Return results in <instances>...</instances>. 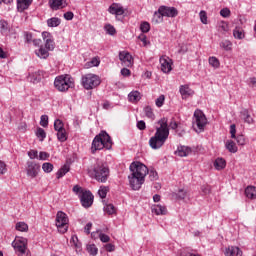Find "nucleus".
Masks as SVG:
<instances>
[{"label": "nucleus", "instance_id": "nucleus-1", "mask_svg": "<svg viewBox=\"0 0 256 256\" xmlns=\"http://www.w3.org/2000/svg\"><path fill=\"white\" fill-rule=\"evenodd\" d=\"M157 123L160 127L156 128L154 136L149 140V145L152 149H161L165 145V141L169 139V127L173 130L178 127V124L173 120L168 124L167 118H162Z\"/></svg>", "mask_w": 256, "mask_h": 256}, {"label": "nucleus", "instance_id": "nucleus-2", "mask_svg": "<svg viewBox=\"0 0 256 256\" xmlns=\"http://www.w3.org/2000/svg\"><path fill=\"white\" fill-rule=\"evenodd\" d=\"M129 170L131 174L128 176L130 187L133 191H139L141 185L145 183V177L149 173V168L141 162H132Z\"/></svg>", "mask_w": 256, "mask_h": 256}, {"label": "nucleus", "instance_id": "nucleus-3", "mask_svg": "<svg viewBox=\"0 0 256 256\" xmlns=\"http://www.w3.org/2000/svg\"><path fill=\"white\" fill-rule=\"evenodd\" d=\"M113 141L111 140V136L106 131H101L92 141L91 152L93 154L96 151H101V149H112Z\"/></svg>", "mask_w": 256, "mask_h": 256}, {"label": "nucleus", "instance_id": "nucleus-4", "mask_svg": "<svg viewBox=\"0 0 256 256\" xmlns=\"http://www.w3.org/2000/svg\"><path fill=\"white\" fill-rule=\"evenodd\" d=\"M88 173L100 183H107V179H109V167L99 160L91 168H88Z\"/></svg>", "mask_w": 256, "mask_h": 256}, {"label": "nucleus", "instance_id": "nucleus-5", "mask_svg": "<svg viewBox=\"0 0 256 256\" xmlns=\"http://www.w3.org/2000/svg\"><path fill=\"white\" fill-rule=\"evenodd\" d=\"M54 87L57 91L64 93L65 91H69V89H73L75 87V83L72 82L71 78L68 76H58L54 80Z\"/></svg>", "mask_w": 256, "mask_h": 256}, {"label": "nucleus", "instance_id": "nucleus-6", "mask_svg": "<svg viewBox=\"0 0 256 256\" xmlns=\"http://www.w3.org/2000/svg\"><path fill=\"white\" fill-rule=\"evenodd\" d=\"M82 85L84 89H87V91H89L90 89H95V87H99V85H101V80L99 79V76L95 74H86L82 76Z\"/></svg>", "mask_w": 256, "mask_h": 256}, {"label": "nucleus", "instance_id": "nucleus-7", "mask_svg": "<svg viewBox=\"0 0 256 256\" xmlns=\"http://www.w3.org/2000/svg\"><path fill=\"white\" fill-rule=\"evenodd\" d=\"M56 227L59 233H67L69 229V217L63 211H58L56 215Z\"/></svg>", "mask_w": 256, "mask_h": 256}, {"label": "nucleus", "instance_id": "nucleus-8", "mask_svg": "<svg viewBox=\"0 0 256 256\" xmlns=\"http://www.w3.org/2000/svg\"><path fill=\"white\" fill-rule=\"evenodd\" d=\"M79 198L82 207H84L85 209H89V207L93 205V199H95V196H93V193H91V191L86 190L82 192V194H79Z\"/></svg>", "mask_w": 256, "mask_h": 256}, {"label": "nucleus", "instance_id": "nucleus-9", "mask_svg": "<svg viewBox=\"0 0 256 256\" xmlns=\"http://www.w3.org/2000/svg\"><path fill=\"white\" fill-rule=\"evenodd\" d=\"M194 117L198 129L203 131L205 129V125H207V117H205V114L201 110H196L194 112Z\"/></svg>", "mask_w": 256, "mask_h": 256}, {"label": "nucleus", "instance_id": "nucleus-10", "mask_svg": "<svg viewBox=\"0 0 256 256\" xmlns=\"http://www.w3.org/2000/svg\"><path fill=\"white\" fill-rule=\"evenodd\" d=\"M159 15L162 17H177L179 11L175 7L160 6L158 9Z\"/></svg>", "mask_w": 256, "mask_h": 256}, {"label": "nucleus", "instance_id": "nucleus-11", "mask_svg": "<svg viewBox=\"0 0 256 256\" xmlns=\"http://www.w3.org/2000/svg\"><path fill=\"white\" fill-rule=\"evenodd\" d=\"M119 59L123 67H133V56L131 53L122 51L119 53Z\"/></svg>", "mask_w": 256, "mask_h": 256}, {"label": "nucleus", "instance_id": "nucleus-12", "mask_svg": "<svg viewBox=\"0 0 256 256\" xmlns=\"http://www.w3.org/2000/svg\"><path fill=\"white\" fill-rule=\"evenodd\" d=\"M39 169H41V166H39V164L31 161L27 162L28 177H32V179L37 177V175H39Z\"/></svg>", "mask_w": 256, "mask_h": 256}, {"label": "nucleus", "instance_id": "nucleus-13", "mask_svg": "<svg viewBox=\"0 0 256 256\" xmlns=\"http://www.w3.org/2000/svg\"><path fill=\"white\" fill-rule=\"evenodd\" d=\"M108 12L111 13V15H116V17H119V15L125 14V9H123V6L119 3H113L109 6Z\"/></svg>", "mask_w": 256, "mask_h": 256}, {"label": "nucleus", "instance_id": "nucleus-14", "mask_svg": "<svg viewBox=\"0 0 256 256\" xmlns=\"http://www.w3.org/2000/svg\"><path fill=\"white\" fill-rule=\"evenodd\" d=\"M49 7L52 11H59V9H65L67 7L66 0H49Z\"/></svg>", "mask_w": 256, "mask_h": 256}, {"label": "nucleus", "instance_id": "nucleus-15", "mask_svg": "<svg viewBox=\"0 0 256 256\" xmlns=\"http://www.w3.org/2000/svg\"><path fill=\"white\" fill-rule=\"evenodd\" d=\"M179 91L182 95V99H189V97L195 95V91L191 89L189 85H181Z\"/></svg>", "mask_w": 256, "mask_h": 256}, {"label": "nucleus", "instance_id": "nucleus-16", "mask_svg": "<svg viewBox=\"0 0 256 256\" xmlns=\"http://www.w3.org/2000/svg\"><path fill=\"white\" fill-rule=\"evenodd\" d=\"M193 150L189 146H178L177 150L175 151V155L178 157H188V155H191Z\"/></svg>", "mask_w": 256, "mask_h": 256}, {"label": "nucleus", "instance_id": "nucleus-17", "mask_svg": "<svg viewBox=\"0 0 256 256\" xmlns=\"http://www.w3.org/2000/svg\"><path fill=\"white\" fill-rule=\"evenodd\" d=\"M226 256H243V251L237 246H230L225 250Z\"/></svg>", "mask_w": 256, "mask_h": 256}, {"label": "nucleus", "instance_id": "nucleus-18", "mask_svg": "<svg viewBox=\"0 0 256 256\" xmlns=\"http://www.w3.org/2000/svg\"><path fill=\"white\" fill-rule=\"evenodd\" d=\"M31 3H33V0H17L18 11H20V13H23V11L29 9Z\"/></svg>", "mask_w": 256, "mask_h": 256}, {"label": "nucleus", "instance_id": "nucleus-19", "mask_svg": "<svg viewBox=\"0 0 256 256\" xmlns=\"http://www.w3.org/2000/svg\"><path fill=\"white\" fill-rule=\"evenodd\" d=\"M240 118L242 119V121H244V123H248V125H251V123H253V117H251V114H249L248 109L244 108L241 110Z\"/></svg>", "mask_w": 256, "mask_h": 256}, {"label": "nucleus", "instance_id": "nucleus-20", "mask_svg": "<svg viewBox=\"0 0 256 256\" xmlns=\"http://www.w3.org/2000/svg\"><path fill=\"white\" fill-rule=\"evenodd\" d=\"M43 78V71L38 70L29 75L28 79H30L31 83H40L41 79Z\"/></svg>", "mask_w": 256, "mask_h": 256}, {"label": "nucleus", "instance_id": "nucleus-21", "mask_svg": "<svg viewBox=\"0 0 256 256\" xmlns=\"http://www.w3.org/2000/svg\"><path fill=\"white\" fill-rule=\"evenodd\" d=\"M151 209L155 215H167V207L161 204L153 205Z\"/></svg>", "mask_w": 256, "mask_h": 256}, {"label": "nucleus", "instance_id": "nucleus-22", "mask_svg": "<svg viewBox=\"0 0 256 256\" xmlns=\"http://www.w3.org/2000/svg\"><path fill=\"white\" fill-rule=\"evenodd\" d=\"M160 63L161 71H163V73H171V63L169 62V60H167V58H160Z\"/></svg>", "mask_w": 256, "mask_h": 256}, {"label": "nucleus", "instance_id": "nucleus-23", "mask_svg": "<svg viewBox=\"0 0 256 256\" xmlns=\"http://www.w3.org/2000/svg\"><path fill=\"white\" fill-rule=\"evenodd\" d=\"M35 54L40 59H47L49 57V50L45 46L41 45L38 50H35Z\"/></svg>", "mask_w": 256, "mask_h": 256}, {"label": "nucleus", "instance_id": "nucleus-24", "mask_svg": "<svg viewBox=\"0 0 256 256\" xmlns=\"http://www.w3.org/2000/svg\"><path fill=\"white\" fill-rule=\"evenodd\" d=\"M214 167L217 169V171H222V169H225L227 167V162L223 158H217L214 161Z\"/></svg>", "mask_w": 256, "mask_h": 256}, {"label": "nucleus", "instance_id": "nucleus-25", "mask_svg": "<svg viewBox=\"0 0 256 256\" xmlns=\"http://www.w3.org/2000/svg\"><path fill=\"white\" fill-rule=\"evenodd\" d=\"M245 195L248 199H256V187L255 186H248L245 189Z\"/></svg>", "mask_w": 256, "mask_h": 256}, {"label": "nucleus", "instance_id": "nucleus-26", "mask_svg": "<svg viewBox=\"0 0 256 256\" xmlns=\"http://www.w3.org/2000/svg\"><path fill=\"white\" fill-rule=\"evenodd\" d=\"M172 197H175L178 201H183L187 197V192L185 189H179L177 192L172 193Z\"/></svg>", "mask_w": 256, "mask_h": 256}, {"label": "nucleus", "instance_id": "nucleus-27", "mask_svg": "<svg viewBox=\"0 0 256 256\" xmlns=\"http://www.w3.org/2000/svg\"><path fill=\"white\" fill-rule=\"evenodd\" d=\"M226 149L229 151V153H237L238 148L235 142L233 140H227L225 144Z\"/></svg>", "mask_w": 256, "mask_h": 256}, {"label": "nucleus", "instance_id": "nucleus-28", "mask_svg": "<svg viewBox=\"0 0 256 256\" xmlns=\"http://www.w3.org/2000/svg\"><path fill=\"white\" fill-rule=\"evenodd\" d=\"M69 171H70L69 165L65 164L56 173L57 179H61V177H65V175H67V173H69Z\"/></svg>", "mask_w": 256, "mask_h": 256}, {"label": "nucleus", "instance_id": "nucleus-29", "mask_svg": "<svg viewBox=\"0 0 256 256\" xmlns=\"http://www.w3.org/2000/svg\"><path fill=\"white\" fill-rule=\"evenodd\" d=\"M12 247L15 249V251H18L20 255L23 253H27V246L23 244H17L15 242H12Z\"/></svg>", "mask_w": 256, "mask_h": 256}, {"label": "nucleus", "instance_id": "nucleus-30", "mask_svg": "<svg viewBox=\"0 0 256 256\" xmlns=\"http://www.w3.org/2000/svg\"><path fill=\"white\" fill-rule=\"evenodd\" d=\"M61 25V20L57 17H52L47 20L48 27H59Z\"/></svg>", "mask_w": 256, "mask_h": 256}, {"label": "nucleus", "instance_id": "nucleus-31", "mask_svg": "<svg viewBox=\"0 0 256 256\" xmlns=\"http://www.w3.org/2000/svg\"><path fill=\"white\" fill-rule=\"evenodd\" d=\"M86 250L89 253V255L97 256V253H99V249L95 244H88L86 246Z\"/></svg>", "mask_w": 256, "mask_h": 256}, {"label": "nucleus", "instance_id": "nucleus-32", "mask_svg": "<svg viewBox=\"0 0 256 256\" xmlns=\"http://www.w3.org/2000/svg\"><path fill=\"white\" fill-rule=\"evenodd\" d=\"M128 99L132 102L141 101V93L139 91H132L129 93Z\"/></svg>", "mask_w": 256, "mask_h": 256}, {"label": "nucleus", "instance_id": "nucleus-33", "mask_svg": "<svg viewBox=\"0 0 256 256\" xmlns=\"http://www.w3.org/2000/svg\"><path fill=\"white\" fill-rule=\"evenodd\" d=\"M57 139L61 143H65V141H67V130H65V128L57 131Z\"/></svg>", "mask_w": 256, "mask_h": 256}, {"label": "nucleus", "instance_id": "nucleus-34", "mask_svg": "<svg viewBox=\"0 0 256 256\" xmlns=\"http://www.w3.org/2000/svg\"><path fill=\"white\" fill-rule=\"evenodd\" d=\"M144 113L148 119L155 121V113H153V108H151V106L144 107Z\"/></svg>", "mask_w": 256, "mask_h": 256}, {"label": "nucleus", "instance_id": "nucleus-35", "mask_svg": "<svg viewBox=\"0 0 256 256\" xmlns=\"http://www.w3.org/2000/svg\"><path fill=\"white\" fill-rule=\"evenodd\" d=\"M36 137L40 139V141H45V138L47 137V133L43 128L39 127L36 130Z\"/></svg>", "mask_w": 256, "mask_h": 256}, {"label": "nucleus", "instance_id": "nucleus-36", "mask_svg": "<svg viewBox=\"0 0 256 256\" xmlns=\"http://www.w3.org/2000/svg\"><path fill=\"white\" fill-rule=\"evenodd\" d=\"M16 230L25 233V232L29 231V226L25 222H18L16 224Z\"/></svg>", "mask_w": 256, "mask_h": 256}, {"label": "nucleus", "instance_id": "nucleus-37", "mask_svg": "<svg viewBox=\"0 0 256 256\" xmlns=\"http://www.w3.org/2000/svg\"><path fill=\"white\" fill-rule=\"evenodd\" d=\"M44 48L48 51H53V49H55V41H53V38L46 39Z\"/></svg>", "mask_w": 256, "mask_h": 256}, {"label": "nucleus", "instance_id": "nucleus-38", "mask_svg": "<svg viewBox=\"0 0 256 256\" xmlns=\"http://www.w3.org/2000/svg\"><path fill=\"white\" fill-rule=\"evenodd\" d=\"M233 35L235 39H245V34L241 28L236 27L233 31Z\"/></svg>", "mask_w": 256, "mask_h": 256}, {"label": "nucleus", "instance_id": "nucleus-39", "mask_svg": "<svg viewBox=\"0 0 256 256\" xmlns=\"http://www.w3.org/2000/svg\"><path fill=\"white\" fill-rule=\"evenodd\" d=\"M104 29H105V31H106V33L108 34V35H116L117 34V30L115 29V26H113V25H111V24H106L105 26H104Z\"/></svg>", "mask_w": 256, "mask_h": 256}, {"label": "nucleus", "instance_id": "nucleus-40", "mask_svg": "<svg viewBox=\"0 0 256 256\" xmlns=\"http://www.w3.org/2000/svg\"><path fill=\"white\" fill-rule=\"evenodd\" d=\"M220 47L222 49H224L225 51H231V47H233V43H231V41H229V40H223L220 43Z\"/></svg>", "mask_w": 256, "mask_h": 256}, {"label": "nucleus", "instance_id": "nucleus-41", "mask_svg": "<svg viewBox=\"0 0 256 256\" xmlns=\"http://www.w3.org/2000/svg\"><path fill=\"white\" fill-rule=\"evenodd\" d=\"M109 192V187L107 186H102L100 187V189L98 190V195L101 199H105V197H107V193Z\"/></svg>", "mask_w": 256, "mask_h": 256}, {"label": "nucleus", "instance_id": "nucleus-42", "mask_svg": "<svg viewBox=\"0 0 256 256\" xmlns=\"http://www.w3.org/2000/svg\"><path fill=\"white\" fill-rule=\"evenodd\" d=\"M97 233H99V239L102 243H109L111 241V237L109 235L104 234L101 232V230H97Z\"/></svg>", "mask_w": 256, "mask_h": 256}, {"label": "nucleus", "instance_id": "nucleus-43", "mask_svg": "<svg viewBox=\"0 0 256 256\" xmlns=\"http://www.w3.org/2000/svg\"><path fill=\"white\" fill-rule=\"evenodd\" d=\"M63 129H65L63 121H61L60 119H56L55 122H54V130L55 131H62Z\"/></svg>", "mask_w": 256, "mask_h": 256}, {"label": "nucleus", "instance_id": "nucleus-44", "mask_svg": "<svg viewBox=\"0 0 256 256\" xmlns=\"http://www.w3.org/2000/svg\"><path fill=\"white\" fill-rule=\"evenodd\" d=\"M104 211L108 215H113V214H115V206L113 204H106L104 206Z\"/></svg>", "mask_w": 256, "mask_h": 256}, {"label": "nucleus", "instance_id": "nucleus-45", "mask_svg": "<svg viewBox=\"0 0 256 256\" xmlns=\"http://www.w3.org/2000/svg\"><path fill=\"white\" fill-rule=\"evenodd\" d=\"M209 65H211V67H214L215 69L219 68V59H217V57L212 56L209 58Z\"/></svg>", "mask_w": 256, "mask_h": 256}, {"label": "nucleus", "instance_id": "nucleus-46", "mask_svg": "<svg viewBox=\"0 0 256 256\" xmlns=\"http://www.w3.org/2000/svg\"><path fill=\"white\" fill-rule=\"evenodd\" d=\"M140 30L142 33H149V31H151V24H149V22H143L140 25Z\"/></svg>", "mask_w": 256, "mask_h": 256}, {"label": "nucleus", "instance_id": "nucleus-47", "mask_svg": "<svg viewBox=\"0 0 256 256\" xmlns=\"http://www.w3.org/2000/svg\"><path fill=\"white\" fill-rule=\"evenodd\" d=\"M42 169L44 173H51V171H53V164L49 162H45L42 165Z\"/></svg>", "mask_w": 256, "mask_h": 256}, {"label": "nucleus", "instance_id": "nucleus-48", "mask_svg": "<svg viewBox=\"0 0 256 256\" xmlns=\"http://www.w3.org/2000/svg\"><path fill=\"white\" fill-rule=\"evenodd\" d=\"M40 125H41V127H48L49 126V116L42 115L40 118Z\"/></svg>", "mask_w": 256, "mask_h": 256}, {"label": "nucleus", "instance_id": "nucleus-49", "mask_svg": "<svg viewBox=\"0 0 256 256\" xmlns=\"http://www.w3.org/2000/svg\"><path fill=\"white\" fill-rule=\"evenodd\" d=\"M0 30L1 33H5V31H9V23L5 20H0Z\"/></svg>", "mask_w": 256, "mask_h": 256}, {"label": "nucleus", "instance_id": "nucleus-50", "mask_svg": "<svg viewBox=\"0 0 256 256\" xmlns=\"http://www.w3.org/2000/svg\"><path fill=\"white\" fill-rule=\"evenodd\" d=\"M234 139L236 140L238 145L243 146L246 143L245 136L242 134H238Z\"/></svg>", "mask_w": 256, "mask_h": 256}, {"label": "nucleus", "instance_id": "nucleus-51", "mask_svg": "<svg viewBox=\"0 0 256 256\" xmlns=\"http://www.w3.org/2000/svg\"><path fill=\"white\" fill-rule=\"evenodd\" d=\"M149 174L150 181H157L159 179V175L157 174V171L155 170H148L147 172Z\"/></svg>", "mask_w": 256, "mask_h": 256}, {"label": "nucleus", "instance_id": "nucleus-52", "mask_svg": "<svg viewBox=\"0 0 256 256\" xmlns=\"http://www.w3.org/2000/svg\"><path fill=\"white\" fill-rule=\"evenodd\" d=\"M200 21L203 23V25H207V12L202 10L199 13Z\"/></svg>", "mask_w": 256, "mask_h": 256}, {"label": "nucleus", "instance_id": "nucleus-53", "mask_svg": "<svg viewBox=\"0 0 256 256\" xmlns=\"http://www.w3.org/2000/svg\"><path fill=\"white\" fill-rule=\"evenodd\" d=\"M164 103H165V95H160L155 101L156 107H163Z\"/></svg>", "mask_w": 256, "mask_h": 256}, {"label": "nucleus", "instance_id": "nucleus-54", "mask_svg": "<svg viewBox=\"0 0 256 256\" xmlns=\"http://www.w3.org/2000/svg\"><path fill=\"white\" fill-rule=\"evenodd\" d=\"M12 243H17V245H26L27 246V238L16 237Z\"/></svg>", "mask_w": 256, "mask_h": 256}, {"label": "nucleus", "instance_id": "nucleus-55", "mask_svg": "<svg viewBox=\"0 0 256 256\" xmlns=\"http://www.w3.org/2000/svg\"><path fill=\"white\" fill-rule=\"evenodd\" d=\"M71 243L76 247V249H81V243H79V238H77V236H72Z\"/></svg>", "mask_w": 256, "mask_h": 256}, {"label": "nucleus", "instance_id": "nucleus-56", "mask_svg": "<svg viewBox=\"0 0 256 256\" xmlns=\"http://www.w3.org/2000/svg\"><path fill=\"white\" fill-rule=\"evenodd\" d=\"M72 190L78 196L79 195H83V193H85V190H83V188L81 186H79V185H75Z\"/></svg>", "mask_w": 256, "mask_h": 256}, {"label": "nucleus", "instance_id": "nucleus-57", "mask_svg": "<svg viewBox=\"0 0 256 256\" xmlns=\"http://www.w3.org/2000/svg\"><path fill=\"white\" fill-rule=\"evenodd\" d=\"M220 15L221 17L227 18L231 16V10H229V8H223L222 10H220Z\"/></svg>", "mask_w": 256, "mask_h": 256}, {"label": "nucleus", "instance_id": "nucleus-58", "mask_svg": "<svg viewBox=\"0 0 256 256\" xmlns=\"http://www.w3.org/2000/svg\"><path fill=\"white\" fill-rule=\"evenodd\" d=\"M24 37H25L26 43H33V33L24 32Z\"/></svg>", "mask_w": 256, "mask_h": 256}, {"label": "nucleus", "instance_id": "nucleus-59", "mask_svg": "<svg viewBox=\"0 0 256 256\" xmlns=\"http://www.w3.org/2000/svg\"><path fill=\"white\" fill-rule=\"evenodd\" d=\"M28 157L30 159H37V157H39V152L37 150H30L28 151Z\"/></svg>", "mask_w": 256, "mask_h": 256}, {"label": "nucleus", "instance_id": "nucleus-60", "mask_svg": "<svg viewBox=\"0 0 256 256\" xmlns=\"http://www.w3.org/2000/svg\"><path fill=\"white\" fill-rule=\"evenodd\" d=\"M237 133V128L235 126V124L230 125V134H231V139H235Z\"/></svg>", "mask_w": 256, "mask_h": 256}, {"label": "nucleus", "instance_id": "nucleus-61", "mask_svg": "<svg viewBox=\"0 0 256 256\" xmlns=\"http://www.w3.org/2000/svg\"><path fill=\"white\" fill-rule=\"evenodd\" d=\"M73 17H75V14L71 11L64 13V19H66V21H73Z\"/></svg>", "mask_w": 256, "mask_h": 256}, {"label": "nucleus", "instance_id": "nucleus-62", "mask_svg": "<svg viewBox=\"0 0 256 256\" xmlns=\"http://www.w3.org/2000/svg\"><path fill=\"white\" fill-rule=\"evenodd\" d=\"M38 157H39L40 161H47V159H49L50 155L47 152H40Z\"/></svg>", "mask_w": 256, "mask_h": 256}, {"label": "nucleus", "instance_id": "nucleus-63", "mask_svg": "<svg viewBox=\"0 0 256 256\" xmlns=\"http://www.w3.org/2000/svg\"><path fill=\"white\" fill-rule=\"evenodd\" d=\"M137 128L140 130V131H145V129H147V126L145 124V121L143 120H140L137 122Z\"/></svg>", "mask_w": 256, "mask_h": 256}, {"label": "nucleus", "instance_id": "nucleus-64", "mask_svg": "<svg viewBox=\"0 0 256 256\" xmlns=\"http://www.w3.org/2000/svg\"><path fill=\"white\" fill-rule=\"evenodd\" d=\"M201 191H202V193H204V195H209V193H211V186L203 185L201 187Z\"/></svg>", "mask_w": 256, "mask_h": 256}]
</instances>
